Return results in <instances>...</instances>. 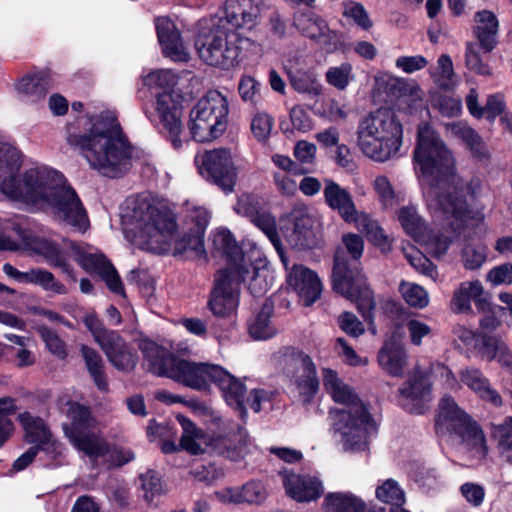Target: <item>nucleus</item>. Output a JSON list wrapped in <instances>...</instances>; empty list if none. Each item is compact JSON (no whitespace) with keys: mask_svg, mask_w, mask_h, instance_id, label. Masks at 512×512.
<instances>
[{"mask_svg":"<svg viewBox=\"0 0 512 512\" xmlns=\"http://www.w3.org/2000/svg\"><path fill=\"white\" fill-rule=\"evenodd\" d=\"M413 161L426 207L433 218L445 221L454 231L475 218L470 200L477 197L480 181L466 183L455 173L452 151L428 124L418 127Z\"/></svg>","mask_w":512,"mask_h":512,"instance_id":"nucleus-1","label":"nucleus"},{"mask_svg":"<svg viewBox=\"0 0 512 512\" xmlns=\"http://www.w3.org/2000/svg\"><path fill=\"white\" fill-rule=\"evenodd\" d=\"M21 152L0 142V191L7 197L37 208L47 207L60 222L84 233L89 228L87 211L64 175L47 166H35L21 176Z\"/></svg>","mask_w":512,"mask_h":512,"instance_id":"nucleus-2","label":"nucleus"},{"mask_svg":"<svg viewBox=\"0 0 512 512\" xmlns=\"http://www.w3.org/2000/svg\"><path fill=\"white\" fill-rule=\"evenodd\" d=\"M66 142L103 176L121 177L132 166L133 147L114 111L77 117L66 126Z\"/></svg>","mask_w":512,"mask_h":512,"instance_id":"nucleus-3","label":"nucleus"},{"mask_svg":"<svg viewBox=\"0 0 512 512\" xmlns=\"http://www.w3.org/2000/svg\"><path fill=\"white\" fill-rule=\"evenodd\" d=\"M123 229L140 248L164 253L177 229L173 212L145 195L129 197L122 208Z\"/></svg>","mask_w":512,"mask_h":512,"instance_id":"nucleus-4","label":"nucleus"},{"mask_svg":"<svg viewBox=\"0 0 512 512\" xmlns=\"http://www.w3.org/2000/svg\"><path fill=\"white\" fill-rule=\"evenodd\" d=\"M323 384L333 400L344 408L330 412L334 437L347 451H363L376 424L354 390L331 369H323Z\"/></svg>","mask_w":512,"mask_h":512,"instance_id":"nucleus-5","label":"nucleus"},{"mask_svg":"<svg viewBox=\"0 0 512 512\" xmlns=\"http://www.w3.org/2000/svg\"><path fill=\"white\" fill-rule=\"evenodd\" d=\"M343 243L344 248H338L334 256L333 289L355 302L362 317L372 324L376 302L358 263L364 249L363 239L359 235L348 234L343 236Z\"/></svg>","mask_w":512,"mask_h":512,"instance_id":"nucleus-6","label":"nucleus"},{"mask_svg":"<svg viewBox=\"0 0 512 512\" xmlns=\"http://www.w3.org/2000/svg\"><path fill=\"white\" fill-rule=\"evenodd\" d=\"M69 424H64L65 435L73 446L91 460L102 458L108 467H120L134 459V453L127 448H110L101 437L97 422L88 407L71 403L67 412Z\"/></svg>","mask_w":512,"mask_h":512,"instance_id":"nucleus-7","label":"nucleus"},{"mask_svg":"<svg viewBox=\"0 0 512 512\" xmlns=\"http://www.w3.org/2000/svg\"><path fill=\"white\" fill-rule=\"evenodd\" d=\"M140 348L150 372L157 376L168 377L198 391L209 387L219 366L178 358L152 341H143Z\"/></svg>","mask_w":512,"mask_h":512,"instance_id":"nucleus-8","label":"nucleus"},{"mask_svg":"<svg viewBox=\"0 0 512 512\" xmlns=\"http://www.w3.org/2000/svg\"><path fill=\"white\" fill-rule=\"evenodd\" d=\"M401 123L389 111L379 110L362 119L357 128L358 146L376 162L394 158L402 145Z\"/></svg>","mask_w":512,"mask_h":512,"instance_id":"nucleus-9","label":"nucleus"},{"mask_svg":"<svg viewBox=\"0 0 512 512\" xmlns=\"http://www.w3.org/2000/svg\"><path fill=\"white\" fill-rule=\"evenodd\" d=\"M177 420L182 427L183 433L180 439V448L192 455H199L207 450L222 454L231 448L229 435L236 429L241 444L246 443L247 432L230 419H224L218 412H210V421L217 431L212 434H205L201 429L183 415H177Z\"/></svg>","mask_w":512,"mask_h":512,"instance_id":"nucleus-10","label":"nucleus"},{"mask_svg":"<svg viewBox=\"0 0 512 512\" xmlns=\"http://www.w3.org/2000/svg\"><path fill=\"white\" fill-rule=\"evenodd\" d=\"M251 45L253 43L242 33L216 25L209 28L208 32L201 31L195 40L199 57L206 64L223 69L237 65L241 51Z\"/></svg>","mask_w":512,"mask_h":512,"instance_id":"nucleus-11","label":"nucleus"},{"mask_svg":"<svg viewBox=\"0 0 512 512\" xmlns=\"http://www.w3.org/2000/svg\"><path fill=\"white\" fill-rule=\"evenodd\" d=\"M437 424L458 436L473 457L486 456L488 448L483 431L450 396L441 399Z\"/></svg>","mask_w":512,"mask_h":512,"instance_id":"nucleus-12","label":"nucleus"},{"mask_svg":"<svg viewBox=\"0 0 512 512\" xmlns=\"http://www.w3.org/2000/svg\"><path fill=\"white\" fill-rule=\"evenodd\" d=\"M182 103L183 97L178 90L154 92L155 113L149 116L151 122L158 120L160 132L176 150L188 141L182 123Z\"/></svg>","mask_w":512,"mask_h":512,"instance_id":"nucleus-13","label":"nucleus"},{"mask_svg":"<svg viewBox=\"0 0 512 512\" xmlns=\"http://www.w3.org/2000/svg\"><path fill=\"white\" fill-rule=\"evenodd\" d=\"M195 164L204 179L217 185L226 193L233 191L237 180V169L229 149L217 148L205 151L195 156Z\"/></svg>","mask_w":512,"mask_h":512,"instance_id":"nucleus-14","label":"nucleus"},{"mask_svg":"<svg viewBox=\"0 0 512 512\" xmlns=\"http://www.w3.org/2000/svg\"><path fill=\"white\" fill-rule=\"evenodd\" d=\"M284 362V372L299 394L308 398L315 395L319 388V379L312 358L303 351L289 348L284 355Z\"/></svg>","mask_w":512,"mask_h":512,"instance_id":"nucleus-15","label":"nucleus"},{"mask_svg":"<svg viewBox=\"0 0 512 512\" xmlns=\"http://www.w3.org/2000/svg\"><path fill=\"white\" fill-rule=\"evenodd\" d=\"M67 244L74 255L75 261L86 272L99 275L111 292L125 296L121 278L104 254L92 252L90 248L74 242H67Z\"/></svg>","mask_w":512,"mask_h":512,"instance_id":"nucleus-16","label":"nucleus"},{"mask_svg":"<svg viewBox=\"0 0 512 512\" xmlns=\"http://www.w3.org/2000/svg\"><path fill=\"white\" fill-rule=\"evenodd\" d=\"M13 231L25 248L43 256L51 267L59 268L63 273L74 278L73 270L69 264L67 249H70V247L67 244L68 240L64 241V247L62 248L51 240L34 235L32 231L23 228L19 224L13 225Z\"/></svg>","mask_w":512,"mask_h":512,"instance_id":"nucleus-17","label":"nucleus"},{"mask_svg":"<svg viewBox=\"0 0 512 512\" xmlns=\"http://www.w3.org/2000/svg\"><path fill=\"white\" fill-rule=\"evenodd\" d=\"M290 226L282 229L289 246L296 250H310L317 247L320 237L314 228L315 220L306 206H295L289 214Z\"/></svg>","mask_w":512,"mask_h":512,"instance_id":"nucleus-18","label":"nucleus"},{"mask_svg":"<svg viewBox=\"0 0 512 512\" xmlns=\"http://www.w3.org/2000/svg\"><path fill=\"white\" fill-rule=\"evenodd\" d=\"M238 304L239 279H236L233 271L219 270L208 301L209 309L215 316L226 317L237 309Z\"/></svg>","mask_w":512,"mask_h":512,"instance_id":"nucleus-19","label":"nucleus"},{"mask_svg":"<svg viewBox=\"0 0 512 512\" xmlns=\"http://www.w3.org/2000/svg\"><path fill=\"white\" fill-rule=\"evenodd\" d=\"M235 211L248 217L266 235L279 254L283 265L287 267V258L284 255L275 217L261 208L259 202L250 196L241 197L235 205Z\"/></svg>","mask_w":512,"mask_h":512,"instance_id":"nucleus-20","label":"nucleus"},{"mask_svg":"<svg viewBox=\"0 0 512 512\" xmlns=\"http://www.w3.org/2000/svg\"><path fill=\"white\" fill-rule=\"evenodd\" d=\"M431 401V383L420 371H414L399 388V403L408 412L424 413L425 406Z\"/></svg>","mask_w":512,"mask_h":512,"instance_id":"nucleus-21","label":"nucleus"},{"mask_svg":"<svg viewBox=\"0 0 512 512\" xmlns=\"http://www.w3.org/2000/svg\"><path fill=\"white\" fill-rule=\"evenodd\" d=\"M286 494L299 503L316 501L324 492L322 481L313 475L298 474L291 470L279 472Z\"/></svg>","mask_w":512,"mask_h":512,"instance_id":"nucleus-22","label":"nucleus"},{"mask_svg":"<svg viewBox=\"0 0 512 512\" xmlns=\"http://www.w3.org/2000/svg\"><path fill=\"white\" fill-rule=\"evenodd\" d=\"M287 271V283L304 302L305 306L312 305L322 293V283L317 273L302 264L284 266Z\"/></svg>","mask_w":512,"mask_h":512,"instance_id":"nucleus-23","label":"nucleus"},{"mask_svg":"<svg viewBox=\"0 0 512 512\" xmlns=\"http://www.w3.org/2000/svg\"><path fill=\"white\" fill-rule=\"evenodd\" d=\"M323 196L325 204L336 211L347 223H353L361 214L356 209L350 192L332 179L326 178L324 180Z\"/></svg>","mask_w":512,"mask_h":512,"instance_id":"nucleus-24","label":"nucleus"},{"mask_svg":"<svg viewBox=\"0 0 512 512\" xmlns=\"http://www.w3.org/2000/svg\"><path fill=\"white\" fill-rule=\"evenodd\" d=\"M155 26L164 55L175 62H187L189 53L174 23L166 17H159Z\"/></svg>","mask_w":512,"mask_h":512,"instance_id":"nucleus-25","label":"nucleus"},{"mask_svg":"<svg viewBox=\"0 0 512 512\" xmlns=\"http://www.w3.org/2000/svg\"><path fill=\"white\" fill-rule=\"evenodd\" d=\"M212 383L219 387L226 403L233 409L239 411L241 418H245L247 409L244 400L246 392L244 383L220 365L216 369Z\"/></svg>","mask_w":512,"mask_h":512,"instance_id":"nucleus-26","label":"nucleus"},{"mask_svg":"<svg viewBox=\"0 0 512 512\" xmlns=\"http://www.w3.org/2000/svg\"><path fill=\"white\" fill-rule=\"evenodd\" d=\"M256 14L252 0H227L225 15L216 26L238 32L239 29L250 30L254 25Z\"/></svg>","mask_w":512,"mask_h":512,"instance_id":"nucleus-27","label":"nucleus"},{"mask_svg":"<svg viewBox=\"0 0 512 512\" xmlns=\"http://www.w3.org/2000/svg\"><path fill=\"white\" fill-rule=\"evenodd\" d=\"M191 111L211 124L217 122V127L222 131L225 130L229 104L227 98L219 91H209L197 102Z\"/></svg>","mask_w":512,"mask_h":512,"instance_id":"nucleus-28","label":"nucleus"},{"mask_svg":"<svg viewBox=\"0 0 512 512\" xmlns=\"http://www.w3.org/2000/svg\"><path fill=\"white\" fill-rule=\"evenodd\" d=\"M3 272L8 277H11L18 282L39 285L45 291H50L60 295L67 293L65 285L57 281L54 275L45 269L34 268L26 272H21L10 263H5L3 265Z\"/></svg>","mask_w":512,"mask_h":512,"instance_id":"nucleus-29","label":"nucleus"},{"mask_svg":"<svg viewBox=\"0 0 512 512\" xmlns=\"http://www.w3.org/2000/svg\"><path fill=\"white\" fill-rule=\"evenodd\" d=\"M212 254L214 257L223 258L229 264L225 270L236 269L244 262L241 247L227 229H218L211 235Z\"/></svg>","mask_w":512,"mask_h":512,"instance_id":"nucleus-30","label":"nucleus"},{"mask_svg":"<svg viewBox=\"0 0 512 512\" xmlns=\"http://www.w3.org/2000/svg\"><path fill=\"white\" fill-rule=\"evenodd\" d=\"M461 382L471 389L483 401L499 407L502 405V397L490 385L483 373L475 367H465L459 372Z\"/></svg>","mask_w":512,"mask_h":512,"instance_id":"nucleus-31","label":"nucleus"},{"mask_svg":"<svg viewBox=\"0 0 512 512\" xmlns=\"http://www.w3.org/2000/svg\"><path fill=\"white\" fill-rule=\"evenodd\" d=\"M231 271L239 279V284L247 282L248 289L254 296L265 294L272 285V275L267 267H255L244 261Z\"/></svg>","mask_w":512,"mask_h":512,"instance_id":"nucleus-32","label":"nucleus"},{"mask_svg":"<svg viewBox=\"0 0 512 512\" xmlns=\"http://www.w3.org/2000/svg\"><path fill=\"white\" fill-rule=\"evenodd\" d=\"M378 363L389 375L399 377L407 364V352L402 344L396 339L389 338L384 341L378 352Z\"/></svg>","mask_w":512,"mask_h":512,"instance_id":"nucleus-33","label":"nucleus"},{"mask_svg":"<svg viewBox=\"0 0 512 512\" xmlns=\"http://www.w3.org/2000/svg\"><path fill=\"white\" fill-rule=\"evenodd\" d=\"M499 22L496 15L489 10H481L475 14L473 33L478 45L484 52H491L497 44Z\"/></svg>","mask_w":512,"mask_h":512,"instance_id":"nucleus-34","label":"nucleus"},{"mask_svg":"<svg viewBox=\"0 0 512 512\" xmlns=\"http://www.w3.org/2000/svg\"><path fill=\"white\" fill-rule=\"evenodd\" d=\"M293 24L304 36L319 43L326 44L331 40V30L327 23L312 12H296Z\"/></svg>","mask_w":512,"mask_h":512,"instance_id":"nucleus-35","label":"nucleus"},{"mask_svg":"<svg viewBox=\"0 0 512 512\" xmlns=\"http://www.w3.org/2000/svg\"><path fill=\"white\" fill-rule=\"evenodd\" d=\"M50 87L49 77L45 73L26 75L15 84L18 94L33 103L43 99Z\"/></svg>","mask_w":512,"mask_h":512,"instance_id":"nucleus-36","label":"nucleus"},{"mask_svg":"<svg viewBox=\"0 0 512 512\" xmlns=\"http://www.w3.org/2000/svg\"><path fill=\"white\" fill-rule=\"evenodd\" d=\"M323 509L325 512H365L366 505L352 493L337 492L325 497Z\"/></svg>","mask_w":512,"mask_h":512,"instance_id":"nucleus-37","label":"nucleus"},{"mask_svg":"<svg viewBox=\"0 0 512 512\" xmlns=\"http://www.w3.org/2000/svg\"><path fill=\"white\" fill-rule=\"evenodd\" d=\"M274 306L266 300L255 319L249 325V333L255 340H267L276 335L277 331L270 321Z\"/></svg>","mask_w":512,"mask_h":512,"instance_id":"nucleus-38","label":"nucleus"},{"mask_svg":"<svg viewBox=\"0 0 512 512\" xmlns=\"http://www.w3.org/2000/svg\"><path fill=\"white\" fill-rule=\"evenodd\" d=\"M483 292L482 284L476 281H466L459 285L455 290L451 309L456 313H464L471 309V300H476Z\"/></svg>","mask_w":512,"mask_h":512,"instance_id":"nucleus-39","label":"nucleus"},{"mask_svg":"<svg viewBox=\"0 0 512 512\" xmlns=\"http://www.w3.org/2000/svg\"><path fill=\"white\" fill-rule=\"evenodd\" d=\"M80 352L95 385L99 390L107 391L108 381L105 375L104 363L101 355L95 349L84 344L80 346Z\"/></svg>","mask_w":512,"mask_h":512,"instance_id":"nucleus-40","label":"nucleus"},{"mask_svg":"<svg viewBox=\"0 0 512 512\" xmlns=\"http://www.w3.org/2000/svg\"><path fill=\"white\" fill-rule=\"evenodd\" d=\"M375 82L379 89H383L387 94L393 97H402L412 94L413 90L416 89V85L413 81L396 77L387 72L377 73Z\"/></svg>","mask_w":512,"mask_h":512,"instance_id":"nucleus-41","label":"nucleus"},{"mask_svg":"<svg viewBox=\"0 0 512 512\" xmlns=\"http://www.w3.org/2000/svg\"><path fill=\"white\" fill-rule=\"evenodd\" d=\"M398 220L405 232L417 241L425 240L426 224L416 207L405 206L398 212Z\"/></svg>","mask_w":512,"mask_h":512,"instance_id":"nucleus-42","label":"nucleus"},{"mask_svg":"<svg viewBox=\"0 0 512 512\" xmlns=\"http://www.w3.org/2000/svg\"><path fill=\"white\" fill-rule=\"evenodd\" d=\"M175 255H186L188 258H206L204 235L193 232L183 235L174 245Z\"/></svg>","mask_w":512,"mask_h":512,"instance_id":"nucleus-43","label":"nucleus"},{"mask_svg":"<svg viewBox=\"0 0 512 512\" xmlns=\"http://www.w3.org/2000/svg\"><path fill=\"white\" fill-rule=\"evenodd\" d=\"M18 419L25 430L27 442L49 443L51 434L40 418H34L29 412H24L18 415Z\"/></svg>","mask_w":512,"mask_h":512,"instance_id":"nucleus-44","label":"nucleus"},{"mask_svg":"<svg viewBox=\"0 0 512 512\" xmlns=\"http://www.w3.org/2000/svg\"><path fill=\"white\" fill-rule=\"evenodd\" d=\"M353 223L361 233L366 235L369 241L382 250H385L389 246L387 236L384 234L378 222L370 215L361 212Z\"/></svg>","mask_w":512,"mask_h":512,"instance_id":"nucleus-45","label":"nucleus"},{"mask_svg":"<svg viewBox=\"0 0 512 512\" xmlns=\"http://www.w3.org/2000/svg\"><path fill=\"white\" fill-rule=\"evenodd\" d=\"M376 498L386 504L392 506L391 509H403L405 503V492L399 483L392 479H386L379 484L375 490Z\"/></svg>","mask_w":512,"mask_h":512,"instance_id":"nucleus-46","label":"nucleus"},{"mask_svg":"<svg viewBox=\"0 0 512 512\" xmlns=\"http://www.w3.org/2000/svg\"><path fill=\"white\" fill-rule=\"evenodd\" d=\"M491 436L497 442L501 455L512 463V417L491 425Z\"/></svg>","mask_w":512,"mask_h":512,"instance_id":"nucleus-47","label":"nucleus"},{"mask_svg":"<svg viewBox=\"0 0 512 512\" xmlns=\"http://www.w3.org/2000/svg\"><path fill=\"white\" fill-rule=\"evenodd\" d=\"M291 86L299 93L319 96L322 93V85L317 74L311 70H297L290 74Z\"/></svg>","mask_w":512,"mask_h":512,"instance_id":"nucleus-48","label":"nucleus"},{"mask_svg":"<svg viewBox=\"0 0 512 512\" xmlns=\"http://www.w3.org/2000/svg\"><path fill=\"white\" fill-rule=\"evenodd\" d=\"M177 74L170 69H157L149 72L144 78V84L154 92H170L177 90L178 84Z\"/></svg>","mask_w":512,"mask_h":512,"instance_id":"nucleus-49","label":"nucleus"},{"mask_svg":"<svg viewBox=\"0 0 512 512\" xmlns=\"http://www.w3.org/2000/svg\"><path fill=\"white\" fill-rule=\"evenodd\" d=\"M189 130L191 137L197 142L211 141L223 133V131L217 127V122L211 124L192 111L190 112Z\"/></svg>","mask_w":512,"mask_h":512,"instance_id":"nucleus-50","label":"nucleus"},{"mask_svg":"<svg viewBox=\"0 0 512 512\" xmlns=\"http://www.w3.org/2000/svg\"><path fill=\"white\" fill-rule=\"evenodd\" d=\"M15 412L14 399L10 397L0 399V447L3 446L14 431V425L8 416Z\"/></svg>","mask_w":512,"mask_h":512,"instance_id":"nucleus-51","label":"nucleus"},{"mask_svg":"<svg viewBox=\"0 0 512 512\" xmlns=\"http://www.w3.org/2000/svg\"><path fill=\"white\" fill-rule=\"evenodd\" d=\"M329 85L338 90H344L352 80V66L350 63H342L339 66L330 67L325 74Z\"/></svg>","mask_w":512,"mask_h":512,"instance_id":"nucleus-52","label":"nucleus"},{"mask_svg":"<svg viewBox=\"0 0 512 512\" xmlns=\"http://www.w3.org/2000/svg\"><path fill=\"white\" fill-rule=\"evenodd\" d=\"M110 363L119 371H131L137 363L134 351L125 343L121 349L114 350L107 356Z\"/></svg>","mask_w":512,"mask_h":512,"instance_id":"nucleus-53","label":"nucleus"},{"mask_svg":"<svg viewBox=\"0 0 512 512\" xmlns=\"http://www.w3.org/2000/svg\"><path fill=\"white\" fill-rule=\"evenodd\" d=\"M400 292L405 302L414 308H424L428 305L429 298L424 288L417 284L402 283L400 285Z\"/></svg>","mask_w":512,"mask_h":512,"instance_id":"nucleus-54","label":"nucleus"},{"mask_svg":"<svg viewBox=\"0 0 512 512\" xmlns=\"http://www.w3.org/2000/svg\"><path fill=\"white\" fill-rule=\"evenodd\" d=\"M343 15L350 18L363 30H369L373 26V22L369 18L368 12L364 6L354 1L344 2Z\"/></svg>","mask_w":512,"mask_h":512,"instance_id":"nucleus-55","label":"nucleus"},{"mask_svg":"<svg viewBox=\"0 0 512 512\" xmlns=\"http://www.w3.org/2000/svg\"><path fill=\"white\" fill-rule=\"evenodd\" d=\"M38 332L44 341L47 349L60 359H65L67 356L66 345L63 340L57 335L55 331L46 326L38 328Z\"/></svg>","mask_w":512,"mask_h":512,"instance_id":"nucleus-56","label":"nucleus"},{"mask_svg":"<svg viewBox=\"0 0 512 512\" xmlns=\"http://www.w3.org/2000/svg\"><path fill=\"white\" fill-rule=\"evenodd\" d=\"M487 249L482 244H468L463 248L462 259L466 269L474 270L483 265L486 260Z\"/></svg>","mask_w":512,"mask_h":512,"instance_id":"nucleus-57","label":"nucleus"},{"mask_svg":"<svg viewBox=\"0 0 512 512\" xmlns=\"http://www.w3.org/2000/svg\"><path fill=\"white\" fill-rule=\"evenodd\" d=\"M466 66L469 70L483 76L491 75V69L485 63L478 51L477 44L468 43L465 55Z\"/></svg>","mask_w":512,"mask_h":512,"instance_id":"nucleus-58","label":"nucleus"},{"mask_svg":"<svg viewBox=\"0 0 512 512\" xmlns=\"http://www.w3.org/2000/svg\"><path fill=\"white\" fill-rule=\"evenodd\" d=\"M453 62L449 55L443 54L437 60V73L435 81L441 88H449L453 84L454 77Z\"/></svg>","mask_w":512,"mask_h":512,"instance_id":"nucleus-59","label":"nucleus"},{"mask_svg":"<svg viewBox=\"0 0 512 512\" xmlns=\"http://www.w3.org/2000/svg\"><path fill=\"white\" fill-rule=\"evenodd\" d=\"M337 324L344 333L353 338H358L365 332L363 323L349 311L342 312L338 316Z\"/></svg>","mask_w":512,"mask_h":512,"instance_id":"nucleus-60","label":"nucleus"},{"mask_svg":"<svg viewBox=\"0 0 512 512\" xmlns=\"http://www.w3.org/2000/svg\"><path fill=\"white\" fill-rule=\"evenodd\" d=\"M141 489L143 498L146 502L151 503L157 495L162 492V484L160 478L153 471H148L140 476Z\"/></svg>","mask_w":512,"mask_h":512,"instance_id":"nucleus-61","label":"nucleus"},{"mask_svg":"<svg viewBox=\"0 0 512 512\" xmlns=\"http://www.w3.org/2000/svg\"><path fill=\"white\" fill-rule=\"evenodd\" d=\"M273 127V118L266 113H257L251 121V131L254 137L264 142L268 139Z\"/></svg>","mask_w":512,"mask_h":512,"instance_id":"nucleus-62","label":"nucleus"},{"mask_svg":"<svg viewBox=\"0 0 512 512\" xmlns=\"http://www.w3.org/2000/svg\"><path fill=\"white\" fill-rule=\"evenodd\" d=\"M266 497L265 489L260 482L251 481L242 486L236 500L247 503H260Z\"/></svg>","mask_w":512,"mask_h":512,"instance_id":"nucleus-63","label":"nucleus"},{"mask_svg":"<svg viewBox=\"0 0 512 512\" xmlns=\"http://www.w3.org/2000/svg\"><path fill=\"white\" fill-rule=\"evenodd\" d=\"M464 144L478 161L487 162L490 159L488 146L477 131L473 130Z\"/></svg>","mask_w":512,"mask_h":512,"instance_id":"nucleus-64","label":"nucleus"}]
</instances>
